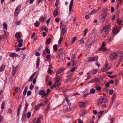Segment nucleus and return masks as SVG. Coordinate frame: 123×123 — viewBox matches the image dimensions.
<instances>
[{
    "mask_svg": "<svg viewBox=\"0 0 123 123\" xmlns=\"http://www.w3.org/2000/svg\"><path fill=\"white\" fill-rule=\"evenodd\" d=\"M111 68V66L108 65V63L106 62L104 66L102 67L101 70L102 71H105L110 69Z\"/></svg>",
    "mask_w": 123,
    "mask_h": 123,
    "instance_id": "obj_1",
    "label": "nucleus"
},
{
    "mask_svg": "<svg viewBox=\"0 0 123 123\" xmlns=\"http://www.w3.org/2000/svg\"><path fill=\"white\" fill-rule=\"evenodd\" d=\"M107 101V100L105 97H102L97 100V104L98 105H100L105 103Z\"/></svg>",
    "mask_w": 123,
    "mask_h": 123,
    "instance_id": "obj_2",
    "label": "nucleus"
},
{
    "mask_svg": "<svg viewBox=\"0 0 123 123\" xmlns=\"http://www.w3.org/2000/svg\"><path fill=\"white\" fill-rule=\"evenodd\" d=\"M110 26L109 24L104 27L103 29V31L105 32L106 34H107L108 32L110 31Z\"/></svg>",
    "mask_w": 123,
    "mask_h": 123,
    "instance_id": "obj_3",
    "label": "nucleus"
},
{
    "mask_svg": "<svg viewBox=\"0 0 123 123\" xmlns=\"http://www.w3.org/2000/svg\"><path fill=\"white\" fill-rule=\"evenodd\" d=\"M117 55L116 53L113 52L111 53L110 55V57L111 60H113L117 58Z\"/></svg>",
    "mask_w": 123,
    "mask_h": 123,
    "instance_id": "obj_4",
    "label": "nucleus"
},
{
    "mask_svg": "<svg viewBox=\"0 0 123 123\" xmlns=\"http://www.w3.org/2000/svg\"><path fill=\"white\" fill-rule=\"evenodd\" d=\"M21 8V6H18L16 8L14 12V15H15L17 16L18 15L20 11V10Z\"/></svg>",
    "mask_w": 123,
    "mask_h": 123,
    "instance_id": "obj_5",
    "label": "nucleus"
},
{
    "mask_svg": "<svg viewBox=\"0 0 123 123\" xmlns=\"http://www.w3.org/2000/svg\"><path fill=\"white\" fill-rule=\"evenodd\" d=\"M60 76H57L55 80L56 81L55 82V84H56V83H57L58 85H55L54 86H55V87H58L60 85Z\"/></svg>",
    "mask_w": 123,
    "mask_h": 123,
    "instance_id": "obj_6",
    "label": "nucleus"
},
{
    "mask_svg": "<svg viewBox=\"0 0 123 123\" xmlns=\"http://www.w3.org/2000/svg\"><path fill=\"white\" fill-rule=\"evenodd\" d=\"M119 29L116 27L112 30V32L113 34H117L119 31Z\"/></svg>",
    "mask_w": 123,
    "mask_h": 123,
    "instance_id": "obj_7",
    "label": "nucleus"
},
{
    "mask_svg": "<svg viewBox=\"0 0 123 123\" xmlns=\"http://www.w3.org/2000/svg\"><path fill=\"white\" fill-rule=\"evenodd\" d=\"M21 33L20 32H18L15 34V37L17 39H19L21 37Z\"/></svg>",
    "mask_w": 123,
    "mask_h": 123,
    "instance_id": "obj_8",
    "label": "nucleus"
},
{
    "mask_svg": "<svg viewBox=\"0 0 123 123\" xmlns=\"http://www.w3.org/2000/svg\"><path fill=\"white\" fill-rule=\"evenodd\" d=\"M32 122L33 123H41V121L39 118H37V119L35 118H34Z\"/></svg>",
    "mask_w": 123,
    "mask_h": 123,
    "instance_id": "obj_9",
    "label": "nucleus"
},
{
    "mask_svg": "<svg viewBox=\"0 0 123 123\" xmlns=\"http://www.w3.org/2000/svg\"><path fill=\"white\" fill-rule=\"evenodd\" d=\"M65 69L64 68H59L56 72V75H57V74H59L63 72Z\"/></svg>",
    "mask_w": 123,
    "mask_h": 123,
    "instance_id": "obj_10",
    "label": "nucleus"
},
{
    "mask_svg": "<svg viewBox=\"0 0 123 123\" xmlns=\"http://www.w3.org/2000/svg\"><path fill=\"white\" fill-rule=\"evenodd\" d=\"M86 113V111L85 110H81L80 112V116H83Z\"/></svg>",
    "mask_w": 123,
    "mask_h": 123,
    "instance_id": "obj_11",
    "label": "nucleus"
},
{
    "mask_svg": "<svg viewBox=\"0 0 123 123\" xmlns=\"http://www.w3.org/2000/svg\"><path fill=\"white\" fill-rule=\"evenodd\" d=\"M78 105L79 106L80 108H83L86 106L85 103L82 102H79Z\"/></svg>",
    "mask_w": 123,
    "mask_h": 123,
    "instance_id": "obj_12",
    "label": "nucleus"
},
{
    "mask_svg": "<svg viewBox=\"0 0 123 123\" xmlns=\"http://www.w3.org/2000/svg\"><path fill=\"white\" fill-rule=\"evenodd\" d=\"M17 41L19 43L18 46L19 47H21L23 45L22 43H23V41L22 39H17Z\"/></svg>",
    "mask_w": 123,
    "mask_h": 123,
    "instance_id": "obj_13",
    "label": "nucleus"
},
{
    "mask_svg": "<svg viewBox=\"0 0 123 123\" xmlns=\"http://www.w3.org/2000/svg\"><path fill=\"white\" fill-rule=\"evenodd\" d=\"M22 105H19L17 108V117L19 115V113L20 112V110L21 109Z\"/></svg>",
    "mask_w": 123,
    "mask_h": 123,
    "instance_id": "obj_14",
    "label": "nucleus"
},
{
    "mask_svg": "<svg viewBox=\"0 0 123 123\" xmlns=\"http://www.w3.org/2000/svg\"><path fill=\"white\" fill-rule=\"evenodd\" d=\"M92 44V43H90L89 41H88L86 42V43L85 47L86 48H88L91 47Z\"/></svg>",
    "mask_w": 123,
    "mask_h": 123,
    "instance_id": "obj_15",
    "label": "nucleus"
},
{
    "mask_svg": "<svg viewBox=\"0 0 123 123\" xmlns=\"http://www.w3.org/2000/svg\"><path fill=\"white\" fill-rule=\"evenodd\" d=\"M107 10H103V13L102 14L103 17L105 19V18L107 16Z\"/></svg>",
    "mask_w": 123,
    "mask_h": 123,
    "instance_id": "obj_16",
    "label": "nucleus"
},
{
    "mask_svg": "<svg viewBox=\"0 0 123 123\" xmlns=\"http://www.w3.org/2000/svg\"><path fill=\"white\" fill-rule=\"evenodd\" d=\"M74 0H71L69 5V11L70 12L72 10V9L73 6V1Z\"/></svg>",
    "mask_w": 123,
    "mask_h": 123,
    "instance_id": "obj_17",
    "label": "nucleus"
},
{
    "mask_svg": "<svg viewBox=\"0 0 123 123\" xmlns=\"http://www.w3.org/2000/svg\"><path fill=\"white\" fill-rule=\"evenodd\" d=\"M43 104L41 103L38 104L37 105H36L34 107V109L35 110H37L38 109L41 105H43Z\"/></svg>",
    "mask_w": 123,
    "mask_h": 123,
    "instance_id": "obj_18",
    "label": "nucleus"
},
{
    "mask_svg": "<svg viewBox=\"0 0 123 123\" xmlns=\"http://www.w3.org/2000/svg\"><path fill=\"white\" fill-rule=\"evenodd\" d=\"M94 88L97 91H100L101 90V87L99 85H97L94 87Z\"/></svg>",
    "mask_w": 123,
    "mask_h": 123,
    "instance_id": "obj_19",
    "label": "nucleus"
},
{
    "mask_svg": "<svg viewBox=\"0 0 123 123\" xmlns=\"http://www.w3.org/2000/svg\"><path fill=\"white\" fill-rule=\"evenodd\" d=\"M73 75V73L69 71L68 72L67 74V76L68 77L70 78Z\"/></svg>",
    "mask_w": 123,
    "mask_h": 123,
    "instance_id": "obj_20",
    "label": "nucleus"
},
{
    "mask_svg": "<svg viewBox=\"0 0 123 123\" xmlns=\"http://www.w3.org/2000/svg\"><path fill=\"white\" fill-rule=\"evenodd\" d=\"M40 61V59L39 58H37V61L36 64L37 68H38L39 67Z\"/></svg>",
    "mask_w": 123,
    "mask_h": 123,
    "instance_id": "obj_21",
    "label": "nucleus"
},
{
    "mask_svg": "<svg viewBox=\"0 0 123 123\" xmlns=\"http://www.w3.org/2000/svg\"><path fill=\"white\" fill-rule=\"evenodd\" d=\"M10 56L11 57H16L18 56V55L16 53H11L10 55Z\"/></svg>",
    "mask_w": 123,
    "mask_h": 123,
    "instance_id": "obj_22",
    "label": "nucleus"
},
{
    "mask_svg": "<svg viewBox=\"0 0 123 123\" xmlns=\"http://www.w3.org/2000/svg\"><path fill=\"white\" fill-rule=\"evenodd\" d=\"M93 79V81L95 83H98L100 81V79L98 78H95Z\"/></svg>",
    "mask_w": 123,
    "mask_h": 123,
    "instance_id": "obj_23",
    "label": "nucleus"
},
{
    "mask_svg": "<svg viewBox=\"0 0 123 123\" xmlns=\"http://www.w3.org/2000/svg\"><path fill=\"white\" fill-rule=\"evenodd\" d=\"M87 59L89 61H90L91 62H93L95 60V58L94 57H88L87 58Z\"/></svg>",
    "mask_w": 123,
    "mask_h": 123,
    "instance_id": "obj_24",
    "label": "nucleus"
},
{
    "mask_svg": "<svg viewBox=\"0 0 123 123\" xmlns=\"http://www.w3.org/2000/svg\"><path fill=\"white\" fill-rule=\"evenodd\" d=\"M123 61V55L120 56V58L119 59V60L118 61V64H119L118 66L119 65V64L122 62Z\"/></svg>",
    "mask_w": 123,
    "mask_h": 123,
    "instance_id": "obj_25",
    "label": "nucleus"
},
{
    "mask_svg": "<svg viewBox=\"0 0 123 123\" xmlns=\"http://www.w3.org/2000/svg\"><path fill=\"white\" fill-rule=\"evenodd\" d=\"M5 66L4 65H2L0 67V71L1 72H2L5 70Z\"/></svg>",
    "mask_w": 123,
    "mask_h": 123,
    "instance_id": "obj_26",
    "label": "nucleus"
},
{
    "mask_svg": "<svg viewBox=\"0 0 123 123\" xmlns=\"http://www.w3.org/2000/svg\"><path fill=\"white\" fill-rule=\"evenodd\" d=\"M66 30L64 28L62 29V30L61 31V34L62 35H63L65 34L66 32Z\"/></svg>",
    "mask_w": 123,
    "mask_h": 123,
    "instance_id": "obj_27",
    "label": "nucleus"
},
{
    "mask_svg": "<svg viewBox=\"0 0 123 123\" xmlns=\"http://www.w3.org/2000/svg\"><path fill=\"white\" fill-rule=\"evenodd\" d=\"M58 14V11L57 10L55 9L54 10L53 13V14L54 17H55Z\"/></svg>",
    "mask_w": 123,
    "mask_h": 123,
    "instance_id": "obj_28",
    "label": "nucleus"
},
{
    "mask_svg": "<svg viewBox=\"0 0 123 123\" xmlns=\"http://www.w3.org/2000/svg\"><path fill=\"white\" fill-rule=\"evenodd\" d=\"M99 50L101 51H105L107 50V49L104 47H101V48L99 49Z\"/></svg>",
    "mask_w": 123,
    "mask_h": 123,
    "instance_id": "obj_29",
    "label": "nucleus"
},
{
    "mask_svg": "<svg viewBox=\"0 0 123 123\" xmlns=\"http://www.w3.org/2000/svg\"><path fill=\"white\" fill-rule=\"evenodd\" d=\"M46 59L48 61H51L50 56L49 55H48L46 56Z\"/></svg>",
    "mask_w": 123,
    "mask_h": 123,
    "instance_id": "obj_30",
    "label": "nucleus"
},
{
    "mask_svg": "<svg viewBox=\"0 0 123 123\" xmlns=\"http://www.w3.org/2000/svg\"><path fill=\"white\" fill-rule=\"evenodd\" d=\"M57 45L56 44H55L53 46V48L54 51H56L57 50Z\"/></svg>",
    "mask_w": 123,
    "mask_h": 123,
    "instance_id": "obj_31",
    "label": "nucleus"
},
{
    "mask_svg": "<svg viewBox=\"0 0 123 123\" xmlns=\"http://www.w3.org/2000/svg\"><path fill=\"white\" fill-rule=\"evenodd\" d=\"M117 22L118 25H120L122 22V21L121 19H117Z\"/></svg>",
    "mask_w": 123,
    "mask_h": 123,
    "instance_id": "obj_32",
    "label": "nucleus"
},
{
    "mask_svg": "<svg viewBox=\"0 0 123 123\" xmlns=\"http://www.w3.org/2000/svg\"><path fill=\"white\" fill-rule=\"evenodd\" d=\"M45 19V18L43 17L42 16H41L39 19L40 21L41 22H43Z\"/></svg>",
    "mask_w": 123,
    "mask_h": 123,
    "instance_id": "obj_33",
    "label": "nucleus"
},
{
    "mask_svg": "<svg viewBox=\"0 0 123 123\" xmlns=\"http://www.w3.org/2000/svg\"><path fill=\"white\" fill-rule=\"evenodd\" d=\"M97 12V10H93L89 13V14L90 15L92 14Z\"/></svg>",
    "mask_w": 123,
    "mask_h": 123,
    "instance_id": "obj_34",
    "label": "nucleus"
},
{
    "mask_svg": "<svg viewBox=\"0 0 123 123\" xmlns=\"http://www.w3.org/2000/svg\"><path fill=\"white\" fill-rule=\"evenodd\" d=\"M51 40V39L50 38L47 39L46 41V43L48 44H49L50 43Z\"/></svg>",
    "mask_w": 123,
    "mask_h": 123,
    "instance_id": "obj_35",
    "label": "nucleus"
},
{
    "mask_svg": "<svg viewBox=\"0 0 123 123\" xmlns=\"http://www.w3.org/2000/svg\"><path fill=\"white\" fill-rule=\"evenodd\" d=\"M63 39V38L62 37H61L60 38L58 42V44H61Z\"/></svg>",
    "mask_w": 123,
    "mask_h": 123,
    "instance_id": "obj_36",
    "label": "nucleus"
},
{
    "mask_svg": "<svg viewBox=\"0 0 123 123\" xmlns=\"http://www.w3.org/2000/svg\"><path fill=\"white\" fill-rule=\"evenodd\" d=\"M45 50L49 54H50V51L48 47H46Z\"/></svg>",
    "mask_w": 123,
    "mask_h": 123,
    "instance_id": "obj_37",
    "label": "nucleus"
},
{
    "mask_svg": "<svg viewBox=\"0 0 123 123\" xmlns=\"http://www.w3.org/2000/svg\"><path fill=\"white\" fill-rule=\"evenodd\" d=\"M3 26L4 28L6 29L7 30V24L5 22H4L3 23Z\"/></svg>",
    "mask_w": 123,
    "mask_h": 123,
    "instance_id": "obj_38",
    "label": "nucleus"
},
{
    "mask_svg": "<svg viewBox=\"0 0 123 123\" xmlns=\"http://www.w3.org/2000/svg\"><path fill=\"white\" fill-rule=\"evenodd\" d=\"M31 114L30 112H28L27 115V118H29L31 117Z\"/></svg>",
    "mask_w": 123,
    "mask_h": 123,
    "instance_id": "obj_39",
    "label": "nucleus"
},
{
    "mask_svg": "<svg viewBox=\"0 0 123 123\" xmlns=\"http://www.w3.org/2000/svg\"><path fill=\"white\" fill-rule=\"evenodd\" d=\"M26 118V115H23L21 118V121L23 122Z\"/></svg>",
    "mask_w": 123,
    "mask_h": 123,
    "instance_id": "obj_40",
    "label": "nucleus"
},
{
    "mask_svg": "<svg viewBox=\"0 0 123 123\" xmlns=\"http://www.w3.org/2000/svg\"><path fill=\"white\" fill-rule=\"evenodd\" d=\"M60 3L59 0H56L55 3V6L56 7Z\"/></svg>",
    "mask_w": 123,
    "mask_h": 123,
    "instance_id": "obj_41",
    "label": "nucleus"
},
{
    "mask_svg": "<svg viewBox=\"0 0 123 123\" xmlns=\"http://www.w3.org/2000/svg\"><path fill=\"white\" fill-rule=\"evenodd\" d=\"M47 95L46 93L45 92H44L42 94V98H43L44 97L45 98Z\"/></svg>",
    "mask_w": 123,
    "mask_h": 123,
    "instance_id": "obj_42",
    "label": "nucleus"
},
{
    "mask_svg": "<svg viewBox=\"0 0 123 123\" xmlns=\"http://www.w3.org/2000/svg\"><path fill=\"white\" fill-rule=\"evenodd\" d=\"M77 37H73L72 38V43H73L77 39Z\"/></svg>",
    "mask_w": 123,
    "mask_h": 123,
    "instance_id": "obj_43",
    "label": "nucleus"
},
{
    "mask_svg": "<svg viewBox=\"0 0 123 123\" xmlns=\"http://www.w3.org/2000/svg\"><path fill=\"white\" fill-rule=\"evenodd\" d=\"M16 69L14 68H13L12 70V74L13 75H14L16 73Z\"/></svg>",
    "mask_w": 123,
    "mask_h": 123,
    "instance_id": "obj_44",
    "label": "nucleus"
},
{
    "mask_svg": "<svg viewBox=\"0 0 123 123\" xmlns=\"http://www.w3.org/2000/svg\"><path fill=\"white\" fill-rule=\"evenodd\" d=\"M3 118V117L1 115V114L0 113V123L2 122Z\"/></svg>",
    "mask_w": 123,
    "mask_h": 123,
    "instance_id": "obj_45",
    "label": "nucleus"
},
{
    "mask_svg": "<svg viewBox=\"0 0 123 123\" xmlns=\"http://www.w3.org/2000/svg\"><path fill=\"white\" fill-rule=\"evenodd\" d=\"M40 25V23L38 22H36L34 24V25L35 27H38Z\"/></svg>",
    "mask_w": 123,
    "mask_h": 123,
    "instance_id": "obj_46",
    "label": "nucleus"
},
{
    "mask_svg": "<svg viewBox=\"0 0 123 123\" xmlns=\"http://www.w3.org/2000/svg\"><path fill=\"white\" fill-rule=\"evenodd\" d=\"M44 92V91L42 90H41L39 91V92L38 94L39 95H42L43 92Z\"/></svg>",
    "mask_w": 123,
    "mask_h": 123,
    "instance_id": "obj_47",
    "label": "nucleus"
},
{
    "mask_svg": "<svg viewBox=\"0 0 123 123\" xmlns=\"http://www.w3.org/2000/svg\"><path fill=\"white\" fill-rule=\"evenodd\" d=\"M97 69H96L93 70H92L91 72L93 73V74H95L97 72Z\"/></svg>",
    "mask_w": 123,
    "mask_h": 123,
    "instance_id": "obj_48",
    "label": "nucleus"
},
{
    "mask_svg": "<svg viewBox=\"0 0 123 123\" xmlns=\"http://www.w3.org/2000/svg\"><path fill=\"white\" fill-rule=\"evenodd\" d=\"M87 29H85L84 31V36H85L87 32Z\"/></svg>",
    "mask_w": 123,
    "mask_h": 123,
    "instance_id": "obj_49",
    "label": "nucleus"
},
{
    "mask_svg": "<svg viewBox=\"0 0 123 123\" xmlns=\"http://www.w3.org/2000/svg\"><path fill=\"white\" fill-rule=\"evenodd\" d=\"M65 100L66 101L68 105H71V104L70 103V101L69 100L67 99H66Z\"/></svg>",
    "mask_w": 123,
    "mask_h": 123,
    "instance_id": "obj_50",
    "label": "nucleus"
},
{
    "mask_svg": "<svg viewBox=\"0 0 123 123\" xmlns=\"http://www.w3.org/2000/svg\"><path fill=\"white\" fill-rule=\"evenodd\" d=\"M20 89L19 88L17 87L15 89V91L17 92H18L19 91H20Z\"/></svg>",
    "mask_w": 123,
    "mask_h": 123,
    "instance_id": "obj_51",
    "label": "nucleus"
},
{
    "mask_svg": "<svg viewBox=\"0 0 123 123\" xmlns=\"http://www.w3.org/2000/svg\"><path fill=\"white\" fill-rule=\"evenodd\" d=\"M95 92V90L94 89H92L90 90V92L91 93H93Z\"/></svg>",
    "mask_w": 123,
    "mask_h": 123,
    "instance_id": "obj_52",
    "label": "nucleus"
},
{
    "mask_svg": "<svg viewBox=\"0 0 123 123\" xmlns=\"http://www.w3.org/2000/svg\"><path fill=\"white\" fill-rule=\"evenodd\" d=\"M28 105V104L27 103H26L25 104V110H26L27 109V107Z\"/></svg>",
    "mask_w": 123,
    "mask_h": 123,
    "instance_id": "obj_53",
    "label": "nucleus"
},
{
    "mask_svg": "<svg viewBox=\"0 0 123 123\" xmlns=\"http://www.w3.org/2000/svg\"><path fill=\"white\" fill-rule=\"evenodd\" d=\"M48 101V99L47 98L46 99V100L43 101V103H42L43 104V106L44 105L46 104L47 103V101Z\"/></svg>",
    "mask_w": 123,
    "mask_h": 123,
    "instance_id": "obj_54",
    "label": "nucleus"
},
{
    "mask_svg": "<svg viewBox=\"0 0 123 123\" xmlns=\"http://www.w3.org/2000/svg\"><path fill=\"white\" fill-rule=\"evenodd\" d=\"M5 104V103L4 102H3L2 103L1 106V108L2 109H4V105Z\"/></svg>",
    "mask_w": 123,
    "mask_h": 123,
    "instance_id": "obj_55",
    "label": "nucleus"
},
{
    "mask_svg": "<svg viewBox=\"0 0 123 123\" xmlns=\"http://www.w3.org/2000/svg\"><path fill=\"white\" fill-rule=\"evenodd\" d=\"M20 23L21 22L20 21H17L15 23V24L16 25H19L20 24Z\"/></svg>",
    "mask_w": 123,
    "mask_h": 123,
    "instance_id": "obj_56",
    "label": "nucleus"
},
{
    "mask_svg": "<svg viewBox=\"0 0 123 123\" xmlns=\"http://www.w3.org/2000/svg\"><path fill=\"white\" fill-rule=\"evenodd\" d=\"M42 52L43 56L44 57L46 54V51L45 50H43Z\"/></svg>",
    "mask_w": 123,
    "mask_h": 123,
    "instance_id": "obj_57",
    "label": "nucleus"
},
{
    "mask_svg": "<svg viewBox=\"0 0 123 123\" xmlns=\"http://www.w3.org/2000/svg\"><path fill=\"white\" fill-rule=\"evenodd\" d=\"M31 92L30 91H28L27 93V95L28 96L30 95L31 94Z\"/></svg>",
    "mask_w": 123,
    "mask_h": 123,
    "instance_id": "obj_58",
    "label": "nucleus"
},
{
    "mask_svg": "<svg viewBox=\"0 0 123 123\" xmlns=\"http://www.w3.org/2000/svg\"><path fill=\"white\" fill-rule=\"evenodd\" d=\"M113 90H109V94L111 95H112V93H113Z\"/></svg>",
    "mask_w": 123,
    "mask_h": 123,
    "instance_id": "obj_59",
    "label": "nucleus"
},
{
    "mask_svg": "<svg viewBox=\"0 0 123 123\" xmlns=\"http://www.w3.org/2000/svg\"><path fill=\"white\" fill-rule=\"evenodd\" d=\"M104 112L103 111H101L98 112V115H101Z\"/></svg>",
    "mask_w": 123,
    "mask_h": 123,
    "instance_id": "obj_60",
    "label": "nucleus"
},
{
    "mask_svg": "<svg viewBox=\"0 0 123 123\" xmlns=\"http://www.w3.org/2000/svg\"><path fill=\"white\" fill-rule=\"evenodd\" d=\"M114 118H111L110 119V120H111V123H113L114 121Z\"/></svg>",
    "mask_w": 123,
    "mask_h": 123,
    "instance_id": "obj_61",
    "label": "nucleus"
},
{
    "mask_svg": "<svg viewBox=\"0 0 123 123\" xmlns=\"http://www.w3.org/2000/svg\"><path fill=\"white\" fill-rule=\"evenodd\" d=\"M35 55L36 56H39L40 55V54L38 52L36 51L35 52Z\"/></svg>",
    "mask_w": 123,
    "mask_h": 123,
    "instance_id": "obj_62",
    "label": "nucleus"
},
{
    "mask_svg": "<svg viewBox=\"0 0 123 123\" xmlns=\"http://www.w3.org/2000/svg\"><path fill=\"white\" fill-rule=\"evenodd\" d=\"M79 41H80V43L82 44H83L84 42V41L83 40V38L81 39Z\"/></svg>",
    "mask_w": 123,
    "mask_h": 123,
    "instance_id": "obj_63",
    "label": "nucleus"
},
{
    "mask_svg": "<svg viewBox=\"0 0 123 123\" xmlns=\"http://www.w3.org/2000/svg\"><path fill=\"white\" fill-rule=\"evenodd\" d=\"M78 123H83V121H81V120L80 119H79L78 120Z\"/></svg>",
    "mask_w": 123,
    "mask_h": 123,
    "instance_id": "obj_64",
    "label": "nucleus"
}]
</instances>
